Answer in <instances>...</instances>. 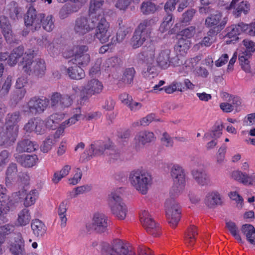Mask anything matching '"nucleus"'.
Listing matches in <instances>:
<instances>
[{
  "label": "nucleus",
  "instance_id": "obj_1",
  "mask_svg": "<svg viewBox=\"0 0 255 255\" xmlns=\"http://www.w3.org/2000/svg\"><path fill=\"white\" fill-rule=\"evenodd\" d=\"M104 2V0H90L88 10L89 17L98 22L95 36L98 37L102 42L106 41L109 36L107 31L109 29L110 24L104 16L102 8Z\"/></svg>",
  "mask_w": 255,
  "mask_h": 255
},
{
  "label": "nucleus",
  "instance_id": "obj_2",
  "mask_svg": "<svg viewBox=\"0 0 255 255\" xmlns=\"http://www.w3.org/2000/svg\"><path fill=\"white\" fill-rule=\"evenodd\" d=\"M33 50L26 52L23 57L21 64L24 72L29 75L42 77L45 73L46 66L43 59L40 58L33 60Z\"/></svg>",
  "mask_w": 255,
  "mask_h": 255
},
{
  "label": "nucleus",
  "instance_id": "obj_3",
  "mask_svg": "<svg viewBox=\"0 0 255 255\" xmlns=\"http://www.w3.org/2000/svg\"><path fill=\"white\" fill-rule=\"evenodd\" d=\"M14 227L6 224L0 227V234L10 235L9 251L12 255H27L24 249V242L20 233L13 232Z\"/></svg>",
  "mask_w": 255,
  "mask_h": 255
},
{
  "label": "nucleus",
  "instance_id": "obj_4",
  "mask_svg": "<svg viewBox=\"0 0 255 255\" xmlns=\"http://www.w3.org/2000/svg\"><path fill=\"white\" fill-rule=\"evenodd\" d=\"M129 180L131 184L143 195L147 193L152 184L151 176L140 170L132 171Z\"/></svg>",
  "mask_w": 255,
  "mask_h": 255
},
{
  "label": "nucleus",
  "instance_id": "obj_5",
  "mask_svg": "<svg viewBox=\"0 0 255 255\" xmlns=\"http://www.w3.org/2000/svg\"><path fill=\"white\" fill-rule=\"evenodd\" d=\"M101 246L104 255H136L130 248L125 245L120 239L114 240L111 244L102 242Z\"/></svg>",
  "mask_w": 255,
  "mask_h": 255
},
{
  "label": "nucleus",
  "instance_id": "obj_6",
  "mask_svg": "<svg viewBox=\"0 0 255 255\" xmlns=\"http://www.w3.org/2000/svg\"><path fill=\"white\" fill-rule=\"evenodd\" d=\"M49 104V100L46 98H41L38 96L31 98L22 107V112L28 116H35L42 113Z\"/></svg>",
  "mask_w": 255,
  "mask_h": 255
},
{
  "label": "nucleus",
  "instance_id": "obj_7",
  "mask_svg": "<svg viewBox=\"0 0 255 255\" xmlns=\"http://www.w3.org/2000/svg\"><path fill=\"white\" fill-rule=\"evenodd\" d=\"M164 207L168 223L172 228H175L181 218V207L180 205L175 199L169 198L165 202Z\"/></svg>",
  "mask_w": 255,
  "mask_h": 255
},
{
  "label": "nucleus",
  "instance_id": "obj_8",
  "mask_svg": "<svg viewBox=\"0 0 255 255\" xmlns=\"http://www.w3.org/2000/svg\"><path fill=\"white\" fill-rule=\"evenodd\" d=\"M121 194L120 190L111 192L109 195V204L112 213L118 219L123 220L126 217L128 210Z\"/></svg>",
  "mask_w": 255,
  "mask_h": 255
},
{
  "label": "nucleus",
  "instance_id": "obj_9",
  "mask_svg": "<svg viewBox=\"0 0 255 255\" xmlns=\"http://www.w3.org/2000/svg\"><path fill=\"white\" fill-rule=\"evenodd\" d=\"M222 14L219 11H216L215 13L210 14L208 16L205 21V25L207 27H210L209 34H217L220 33L225 27L228 21L226 17L222 19Z\"/></svg>",
  "mask_w": 255,
  "mask_h": 255
},
{
  "label": "nucleus",
  "instance_id": "obj_10",
  "mask_svg": "<svg viewBox=\"0 0 255 255\" xmlns=\"http://www.w3.org/2000/svg\"><path fill=\"white\" fill-rule=\"evenodd\" d=\"M98 26V22L89 16H81L76 19L73 30L76 34L82 36Z\"/></svg>",
  "mask_w": 255,
  "mask_h": 255
},
{
  "label": "nucleus",
  "instance_id": "obj_11",
  "mask_svg": "<svg viewBox=\"0 0 255 255\" xmlns=\"http://www.w3.org/2000/svg\"><path fill=\"white\" fill-rule=\"evenodd\" d=\"M101 82L96 79L89 81L86 86L83 87L80 91V104H84L92 95L99 94L103 90Z\"/></svg>",
  "mask_w": 255,
  "mask_h": 255
},
{
  "label": "nucleus",
  "instance_id": "obj_12",
  "mask_svg": "<svg viewBox=\"0 0 255 255\" xmlns=\"http://www.w3.org/2000/svg\"><path fill=\"white\" fill-rule=\"evenodd\" d=\"M45 15L42 13H38L36 9L32 5L30 6L24 16L25 25L30 27L32 31L36 30L41 27L42 19Z\"/></svg>",
  "mask_w": 255,
  "mask_h": 255
},
{
  "label": "nucleus",
  "instance_id": "obj_13",
  "mask_svg": "<svg viewBox=\"0 0 255 255\" xmlns=\"http://www.w3.org/2000/svg\"><path fill=\"white\" fill-rule=\"evenodd\" d=\"M49 100L50 107L55 111H61L64 108L70 106L72 99L68 95H61L58 92L53 93Z\"/></svg>",
  "mask_w": 255,
  "mask_h": 255
},
{
  "label": "nucleus",
  "instance_id": "obj_14",
  "mask_svg": "<svg viewBox=\"0 0 255 255\" xmlns=\"http://www.w3.org/2000/svg\"><path fill=\"white\" fill-rule=\"evenodd\" d=\"M243 43L246 47V50L245 52L239 54V60L243 70L246 72L250 73L251 72V67L249 64V58L251 56L252 52L255 51V43L246 39L243 41Z\"/></svg>",
  "mask_w": 255,
  "mask_h": 255
},
{
  "label": "nucleus",
  "instance_id": "obj_15",
  "mask_svg": "<svg viewBox=\"0 0 255 255\" xmlns=\"http://www.w3.org/2000/svg\"><path fill=\"white\" fill-rule=\"evenodd\" d=\"M140 222L146 231L153 237L160 235L161 229L159 225L151 218L145 211L140 215Z\"/></svg>",
  "mask_w": 255,
  "mask_h": 255
},
{
  "label": "nucleus",
  "instance_id": "obj_16",
  "mask_svg": "<svg viewBox=\"0 0 255 255\" xmlns=\"http://www.w3.org/2000/svg\"><path fill=\"white\" fill-rule=\"evenodd\" d=\"M18 131L16 127L5 126L0 132V146L8 147L12 145L16 140Z\"/></svg>",
  "mask_w": 255,
  "mask_h": 255
},
{
  "label": "nucleus",
  "instance_id": "obj_17",
  "mask_svg": "<svg viewBox=\"0 0 255 255\" xmlns=\"http://www.w3.org/2000/svg\"><path fill=\"white\" fill-rule=\"evenodd\" d=\"M108 218L105 215L96 213L93 218L92 224H88L86 227L88 231L91 229L98 233H105L108 230Z\"/></svg>",
  "mask_w": 255,
  "mask_h": 255
},
{
  "label": "nucleus",
  "instance_id": "obj_18",
  "mask_svg": "<svg viewBox=\"0 0 255 255\" xmlns=\"http://www.w3.org/2000/svg\"><path fill=\"white\" fill-rule=\"evenodd\" d=\"M110 147L109 143H105L102 141H97L90 145L88 149H86L83 153V157L92 158L106 153L107 148Z\"/></svg>",
  "mask_w": 255,
  "mask_h": 255
},
{
  "label": "nucleus",
  "instance_id": "obj_19",
  "mask_svg": "<svg viewBox=\"0 0 255 255\" xmlns=\"http://www.w3.org/2000/svg\"><path fill=\"white\" fill-rule=\"evenodd\" d=\"M154 139V134L152 132L147 130L140 131L134 137L135 146L136 148H139L153 141Z\"/></svg>",
  "mask_w": 255,
  "mask_h": 255
},
{
  "label": "nucleus",
  "instance_id": "obj_20",
  "mask_svg": "<svg viewBox=\"0 0 255 255\" xmlns=\"http://www.w3.org/2000/svg\"><path fill=\"white\" fill-rule=\"evenodd\" d=\"M191 173L193 178L199 185L205 186L210 183L209 176L203 168H194Z\"/></svg>",
  "mask_w": 255,
  "mask_h": 255
},
{
  "label": "nucleus",
  "instance_id": "obj_21",
  "mask_svg": "<svg viewBox=\"0 0 255 255\" xmlns=\"http://www.w3.org/2000/svg\"><path fill=\"white\" fill-rule=\"evenodd\" d=\"M15 158L17 162L22 166L24 167H31L35 165L38 160V157L36 155L14 154Z\"/></svg>",
  "mask_w": 255,
  "mask_h": 255
},
{
  "label": "nucleus",
  "instance_id": "obj_22",
  "mask_svg": "<svg viewBox=\"0 0 255 255\" xmlns=\"http://www.w3.org/2000/svg\"><path fill=\"white\" fill-rule=\"evenodd\" d=\"M73 65L68 68L65 67L66 73L72 79L80 80L85 76V72L83 69L79 65L74 63Z\"/></svg>",
  "mask_w": 255,
  "mask_h": 255
},
{
  "label": "nucleus",
  "instance_id": "obj_23",
  "mask_svg": "<svg viewBox=\"0 0 255 255\" xmlns=\"http://www.w3.org/2000/svg\"><path fill=\"white\" fill-rule=\"evenodd\" d=\"M0 27L1 32L6 41L12 39V30L8 18L4 15L0 16Z\"/></svg>",
  "mask_w": 255,
  "mask_h": 255
},
{
  "label": "nucleus",
  "instance_id": "obj_24",
  "mask_svg": "<svg viewBox=\"0 0 255 255\" xmlns=\"http://www.w3.org/2000/svg\"><path fill=\"white\" fill-rule=\"evenodd\" d=\"M232 176L235 180L240 181L245 185H253L255 183V174L249 175L240 171H234L232 172Z\"/></svg>",
  "mask_w": 255,
  "mask_h": 255
},
{
  "label": "nucleus",
  "instance_id": "obj_25",
  "mask_svg": "<svg viewBox=\"0 0 255 255\" xmlns=\"http://www.w3.org/2000/svg\"><path fill=\"white\" fill-rule=\"evenodd\" d=\"M38 145L28 139H25L17 143L16 151L19 153L31 152L38 148Z\"/></svg>",
  "mask_w": 255,
  "mask_h": 255
},
{
  "label": "nucleus",
  "instance_id": "obj_26",
  "mask_svg": "<svg viewBox=\"0 0 255 255\" xmlns=\"http://www.w3.org/2000/svg\"><path fill=\"white\" fill-rule=\"evenodd\" d=\"M171 177L175 184H185V175L184 169L178 165H174L171 169Z\"/></svg>",
  "mask_w": 255,
  "mask_h": 255
},
{
  "label": "nucleus",
  "instance_id": "obj_27",
  "mask_svg": "<svg viewBox=\"0 0 255 255\" xmlns=\"http://www.w3.org/2000/svg\"><path fill=\"white\" fill-rule=\"evenodd\" d=\"M147 35L135 29L130 40V45L134 49L140 47L148 38Z\"/></svg>",
  "mask_w": 255,
  "mask_h": 255
},
{
  "label": "nucleus",
  "instance_id": "obj_28",
  "mask_svg": "<svg viewBox=\"0 0 255 255\" xmlns=\"http://www.w3.org/2000/svg\"><path fill=\"white\" fill-rule=\"evenodd\" d=\"M118 21L119 28L117 32L116 37L113 36L111 38L110 37L112 44H116L117 43L122 42L128 33V28L123 25H121L123 22L122 20H119Z\"/></svg>",
  "mask_w": 255,
  "mask_h": 255
},
{
  "label": "nucleus",
  "instance_id": "obj_29",
  "mask_svg": "<svg viewBox=\"0 0 255 255\" xmlns=\"http://www.w3.org/2000/svg\"><path fill=\"white\" fill-rule=\"evenodd\" d=\"M13 205V203L9 200V196L7 195L6 189L0 184V207L4 209L10 210Z\"/></svg>",
  "mask_w": 255,
  "mask_h": 255
},
{
  "label": "nucleus",
  "instance_id": "obj_30",
  "mask_svg": "<svg viewBox=\"0 0 255 255\" xmlns=\"http://www.w3.org/2000/svg\"><path fill=\"white\" fill-rule=\"evenodd\" d=\"M205 203L209 208H213L217 205L221 204L220 194L217 192L208 193L205 198Z\"/></svg>",
  "mask_w": 255,
  "mask_h": 255
},
{
  "label": "nucleus",
  "instance_id": "obj_31",
  "mask_svg": "<svg viewBox=\"0 0 255 255\" xmlns=\"http://www.w3.org/2000/svg\"><path fill=\"white\" fill-rule=\"evenodd\" d=\"M170 50L166 49L162 50L157 58V63L158 65L162 68H167L170 65Z\"/></svg>",
  "mask_w": 255,
  "mask_h": 255
},
{
  "label": "nucleus",
  "instance_id": "obj_32",
  "mask_svg": "<svg viewBox=\"0 0 255 255\" xmlns=\"http://www.w3.org/2000/svg\"><path fill=\"white\" fill-rule=\"evenodd\" d=\"M241 231L250 244H255V228L253 225L249 224L243 225Z\"/></svg>",
  "mask_w": 255,
  "mask_h": 255
},
{
  "label": "nucleus",
  "instance_id": "obj_33",
  "mask_svg": "<svg viewBox=\"0 0 255 255\" xmlns=\"http://www.w3.org/2000/svg\"><path fill=\"white\" fill-rule=\"evenodd\" d=\"M190 45V40L179 38L177 42L174 46V49L179 54L183 55L187 53Z\"/></svg>",
  "mask_w": 255,
  "mask_h": 255
},
{
  "label": "nucleus",
  "instance_id": "obj_34",
  "mask_svg": "<svg viewBox=\"0 0 255 255\" xmlns=\"http://www.w3.org/2000/svg\"><path fill=\"white\" fill-rule=\"evenodd\" d=\"M31 227L33 234L37 237H42L46 233V228L45 225L38 219L32 221Z\"/></svg>",
  "mask_w": 255,
  "mask_h": 255
},
{
  "label": "nucleus",
  "instance_id": "obj_35",
  "mask_svg": "<svg viewBox=\"0 0 255 255\" xmlns=\"http://www.w3.org/2000/svg\"><path fill=\"white\" fill-rule=\"evenodd\" d=\"M63 118L64 115L62 114H53L48 117L46 123V126L52 129H55L58 127Z\"/></svg>",
  "mask_w": 255,
  "mask_h": 255
},
{
  "label": "nucleus",
  "instance_id": "obj_36",
  "mask_svg": "<svg viewBox=\"0 0 255 255\" xmlns=\"http://www.w3.org/2000/svg\"><path fill=\"white\" fill-rule=\"evenodd\" d=\"M155 55V48L153 46H149L147 50H144L138 54V58L147 63L153 61Z\"/></svg>",
  "mask_w": 255,
  "mask_h": 255
},
{
  "label": "nucleus",
  "instance_id": "obj_37",
  "mask_svg": "<svg viewBox=\"0 0 255 255\" xmlns=\"http://www.w3.org/2000/svg\"><path fill=\"white\" fill-rule=\"evenodd\" d=\"M135 70L133 67L126 68L123 72L121 81L125 84L132 85L133 82V79L135 75Z\"/></svg>",
  "mask_w": 255,
  "mask_h": 255
},
{
  "label": "nucleus",
  "instance_id": "obj_38",
  "mask_svg": "<svg viewBox=\"0 0 255 255\" xmlns=\"http://www.w3.org/2000/svg\"><path fill=\"white\" fill-rule=\"evenodd\" d=\"M9 15L10 18L15 20L22 17V8L18 3L14 1H11L8 4Z\"/></svg>",
  "mask_w": 255,
  "mask_h": 255
},
{
  "label": "nucleus",
  "instance_id": "obj_39",
  "mask_svg": "<svg viewBox=\"0 0 255 255\" xmlns=\"http://www.w3.org/2000/svg\"><path fill=\"white\" fill-rule=\"evenodd\" d=\"M159 7V6L155 5L154 3L147 1L141 3L140 9L143 14L149 15L155 12Z\"/></svg>",
  "mask_w": 255,
  "mask_h": 255
},
{
  "label": "nucleus",
  "instance_id": "obj_40",
  "mask_svg": "<svg viewBox=\"0 0 255 255\" xmlns=\"http://www.w3.org/2000/svg\"><path fill=\"white\" fill-rule=\"evenodd\" d=\"M67 201H63L59 205L58 209V214L60 219V226L64 228L66 225L67 219L66 217V212L67 210Z\"/></svg>",
  "mask_w": 255,
  "mask_h": 255
},
{
  "label": "nucleus",
  "instance_id": "obj_41",
  "mask_svg": "<svg viewBox=\"0 0 255 255\" xmlns=\"http://www.w3.org/2000/svg\"><path fill=\"white\" fill-rule=\"evenodd\" d=\"M20 120V114L19 112H15L11 114L7 115L5 119V126H14L17 128L18 131V126L17 123Z\"/></svg>",
  "mask_w": 255,
  "mask_h": 255
},
{
  "label": "nucleus",
  "instance_id": "obj_42",
  "mask_svg": "<svg viewBox=\"0 0 255 255\" xmlns=\"http://www.w3.org/2000/svg\"><path fill=\"white\" fill-rule=\"evenodd\" d=\"M17 172V165L11 163L8 166L6 171L5 184L7 186L11 184V181Z\"/></svg>",
  "mask_w": 255,
  "mask_h": 255
},
{
  "label": "nucleus",
  "instance_id": "obj_43",
  "mask_svg": "<svg viewBox=\"0 0 255 255\" xmlns=\"http://www.w3.org/2000/svg\"><path fill=\"white\" fill-rule=\"evenodd\" d=\"M153 23L152 19H145L139 24L136 29L149 36L152 30L151 26Z\"/></svg>",
  "mask_w": 255,
  "mask_h": 255
},
{
  "label": "nucleus",
  "instance_id": "obj_44",
  "mask_svg": "<svg viewBox=\"0 0 255 255\" xmlns=\"http://www.w3.org/2000/svg\"><path fill=\"white\" fill-rule=\"evenodd\" d=\"M197 235L196 227L193 225L191 226L185 234L186 243L189 245L193 246L196 241V236Z\"/></svg>",
  "mask_w": 255,
  "mask_h": 255
},
{
  "label": "nucleus",
  "instance_id": "obj_45",
  "mask_svg": "<svg viewBox=\"0 0 255 255\" xmlns=\"http://www.w3.org/2000/svg\"><path fill=\"white\" fill-rule=\"evenodd\" d=\"M226 31L227 33L226 34L225 37L229 38H233L232 40L230 41H227V43L229 44L231 42L237 41L239 39L238 35L240 34V32L237 25H232L231 26L227 27L226 28Z\"/></svg>",
  "mask_w": 255,
  "mask_h": 255
},
{
  "label": "nucleus",
  "instance_id": "obj_46",
  "mask_svg": "<svg viewBox=\"0 0 255 255\" xmlns=\"http://www.w3.org/2000/svg\"><path fill=\"white\" fill-rule=\"evenodd\" d=\"M30 220V216L29 210L24 209L18 214L17 222L21 226H24L29 224Z\"/></svg>",
  "mask_w": 255,
  "mask_h": 255
},
{
  "label": "nucleus",
  "instance_id": "obj_47",
  "mask_svg": "<svg viewBox=\"0 0 255 255\" xmlns=\"http://www.w3.org/2000/svg\"><path fill=\"white\" fill-rule=\"evenodd\" d=\"M90 61V56L89 54H85L81 56L80 57H74L68 62L70 65L71 63H74L80 66H85L88 64Z\"/></svg>",
  "mask_w": 255,
  "mask_h": 255
},
{
  "label": "nucleus",
  "instance_id": "obj_48",
  "mask_svg": "<svg viewBox=\"0 0 255 255\" xmlns=\"http://www.w3.org/2000/svg\"><path fill=\"white\" fill-rule=\"evenodd\" d=\"M77 12L70 3L65 4L59 11V17L61 19L67 17L70 14Z\"/></svg>",
  "mask_w": 255,
  "mask_h": 255
},
{
  "label": "nucleus",
  "instance_id": "obj_49",
  "mask_svg": "<svg viewBox=\"0 0 255 255\" xmlns=\"http://www.w3.org/2000/svg\"><path fill=\"white\" fill-rule=\"evenodd\" d=\"M71 170V166L66 165L63 167L59 172H55L54 174L52 181L55 183H57L62 178L67 176Z\"/></svg>",
  "mask_w": 255,
  "mask_h": 255
},
{
  "label": "nucleus",
  "instance_id": "obj_50",
  "mask_svg": "<svg viewBox=\"0 0 255 255\" xmlns=\"http://www.w3.org/2000/svg\"><path fill=\"white\" fill-rule=\"evenodd\" d=\"M41 25L46 31H51L55 27L52 15H48L46 18L44 17L42 20Z\"/></svg>",
  "mask_w": 255,
  "mask_h": 255
},
{
  "label": "nucleus",
  "instance_id": "obj_51",
  "mask_svg": "<svg viewBox=\"0 0 255 255\" xmlns=\"http://www.w3.org/2000/svg\"><path fill=\"white\" fill-rule=\"evenodd\" d=\"M250 5L248 1H243L238 4L234 13L237 16H239L242 12L247 14L250 10Z\"/></svg>",
  "mask_w": 255,
  "mask_h": 255
},
{
  "label": "nucleus",
  "instance_id": "obj_52",
  "mask_svg": "<svg viewBox=\"0 0 255 255\" xmlns=\"http://www.w3.org/2000/svg\"><path fill=\"white\" fill-rule=\"evenodd\" d=\"M36 190H31L28 194L26 192V195L23 199V204L25 207L30 206L35 202L36 195Z\"/></svg>",
  "mask_w": 255,
  "mask_h": 255
},
{
  "label": "nucleus",
  "instance_id": "obj_53",
  "mask_svg": "<svg viewBox=\"0 0 255 255\" xmlns=\"http://www.w3.org/2000/svg\"><path fill=\"white\" fill-rule=\"evenodd\" d=\"M185 184H178L173 183L171 189L170 191V197L174 199V198L179 196V195L182 192Z\"/></svg>",
  "mask_w": 255,
  "mask_h": 255
},
{
  "label": "nucleus",
  "instance_id": "obj_54",
  "mask_svg": "<svg viewBox=\"0 0 255 255\" xmlns=\"http://www.w3.org/2000/svg\"><path fill=\"white\" fill-rule=\"evenodd\" d=\"M110 147L107 148L106 154L109 156L111 159L117 160L120 157L121 153L120 151L116 148L112 143H109Z\"/></svg>",
  "mask_w": 255,
  "mask_h": 255
},
{
  "label": "nucleus",
  "instance_id": "obj_55",
  "mask_svg": "<svg viewBox=\"0 0 255 255\" xmlns=\"http://www.w3.org/2000/svg\"><path fill=\"white\" fill-rule=\"evenodd\" d=\"M195 33V27L191 26L180 31L179 36H181V38L190 39L194 35Z\"/></svg>",
  "mask_w": 255,
  "mask_h": 255
},
{
  "label": "nucleus",
  "instance_id": "obj_56",
  "mask_svg": "<svg viewBox=\"0 0 255 255\" xmlns=\"http://www.w3.org/2000/svg\"><path fill=\"white\" fill-rule=\"evenodd\" d=\"M173 23V14L167 13V15L164 18V20L161 24L160 29H162V31L167 30L170 28Z\"/></svg>",
  "mask_w": 255,
  "mask_h": 255
},
{
  "label": "nucleus",
  "instance_id": "obj_57",
  "mask_svg": "<svg viewBox=\"0 0 255 255\" xmlns=\"http://www.w3.org/2000/svg\"><path fill=\"white\" fill-rule=\"evenodd\" d=\"M196 13V10L193 8L189 9L182 14L181 21L182 23H187L192 19Z\"/></svg>",
  "mask_w": 255,
  "mask_h": 255
},
{
  "label": "nucleus",
  "instance_id": "obj_58",
  "mask_svg": "<svg viewBox=\"0 0 255 255\" xmlns=\"http://www.w3.org/2000/svg\"><path fill=\"white\" fill-rule=\"evenodd\" d=\"M108 30L109 29H107V32L109 33V36L107 38V39L106 41L102 42V41H100V40L98 37H95L94 36V37L97 38L99 40V41L101 43H105L106 42H108V44L102 46L100 48V50H99L100 53H104L106 51H107L110 48H112L116 45L115 44H112L111 43V38H110V37H111V34L110 32Z\"/></svg>",
  "mask_w": 255,
  "mask_h": 255
},
{
  "label": "nucleus",
  "instance_id": "obj_59",
  "mask_svg": "<svg viewBox=\"0 0 255 255\" xmlns=\"http://www.w3.org/2000/svg\"><path fill=\"white\" fill-rule=\"evenodd\" d=\"M92 189L91 185H84L83 186L77 187L75 188V193L73 197H77L79 194H82L90 192Z\"/></svg>",
  "mask_w": 255,
  "mask_h": 255
},
{
  "label": "nucleus",
  "instance_id": "obj_60",
  "mask_svg": "<svg viewBox=\"0 0 255 255\" xmlns=\"http://www.w3.org/2000/svg\"><path fill=\"white\" fill-rule=\"evenodd\" d=\"M26 195V189H22L21 190L17 192H15L12 194V197L13 198V201H12L14 205V203H18L23 201L24 197ZM12 201V200H11Z\"/></svg>",
  "mask_w": 255,
  "mask_h": 255
},
{
  "label": "nucleus",
  "instance_id": "obj_61",
  "mask_svg": "<svg viewBox=\"0 0 255 255\" xmlns=\"http://www.w3.org/2000/svg\"><path fill=\"white\" fill-rule=\"evenodd\" d=\"M88 47L86 45H78L74 49V57H80L81 56L88 53Z\"/></svg>",
  "mask_w": 255,
  "mask_h": 255
},
{
  "label": "nucleus",
  "instance_id": "obj_62",
  "mask_svg": "<svg viewBox=\"0 0 255 255\" xmlns=\"http://www.w3.org/2000/svg\"><path fill=\"white\" fill-rule=\"evenodd\" d=\"M122 64L121 59L118 57H112L108 58L106 61V65L108 67H118Z\"/></svg>",
  "mask_w": 255,
  "mask_h": 255
},
{
  "label": "nucleus",
  "instance_id": "obj_63",
  "mask_svg": "<svg viewBox=\"0 0 255 255\" xmlns=\"http://www.w3.org/2000/svg\"><path fill=\"white\" fill-rule=\"evenodd\" d=\"M209 30L208 31L207 36L203 38L202 41L200 42L201 46H205L206 47L210 46L215 41V36L217 34H209Z\"/></svg>",
  "mask_w": 255,
  "mask_h": 255
},
{
  "label": "nucleus",
  "instance_id": "obj_64",
  "mask_svg": "<svg viewBox=\"0 0 255 255\" xmlns=\"http://www.w3.org/2000/svg\"><path fill=\"white\" fill-rule=\"evenodd\" d=\"M52 143V138L49 136L41 145L40 147L41 150L44 153L47 152L51 149Z\"/></svg>",
  "mask_w": 255,
  "mask_h": 255
}]
</instances>
